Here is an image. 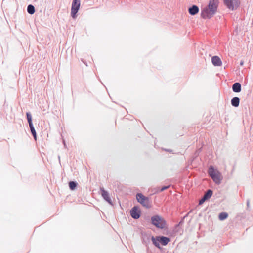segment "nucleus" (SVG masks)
Wrapping results in <instances>:
<instances>
[{"label":"nucleus","mask_w":253,"mask_h":253,"mask_svg":"<svg viewBox=\"0 0 253 253\" xmlns=\"http://www.w3.org/2000/svg\"><path fill=\"white\" fill-rule=\"evenodd\" d=\"M131 217L135 219H138L140 216V211L136 206L133 207L130 211Z\"/></svg>","instance_id":"0eeeda50"},{"label":"nucleus","mask_w":253,"mask_h":253,"mask_svg":"<svg viewBox=\"0 0 253 253\" xmlns=\"http://www.w3.org/2000/svg\"><path fill=\"white\" fill-rule=\"evenodd\" d=\"M209 175L211 177H212V176L214 175H215L217 173V172H216L214 169V168L213 166H211L209 169Z\"/></svg>","instance_id":"4468645a"},{"label":"nucleus","mask_w":253,"mask_h":253,"mask_svg":"<svg viewBox=\"0 0 253 253\" xmlns=\"http://www.w3.org/2000/svg\"><path fill=\"white\" fill-rule=\"evenodd\" d=\"M169 187H170V185L164 186V187H162V188L160 190V192H162V191H164L165 190H166V189H168Z\"/></svg>","instance_id":"5701e85b"},{"label":"nucleus","mask_w":253,"mask_h":253,"mask_svg":"<svg viewBox=\"0 0 253 253\" xmlns=\"http://www.w3.org/2000/svg\"><path fill=\"white\" fill-rule=\"evenodd\" d=\"M80 0H73L71 11V16L73 18L76 17V14L80 8Z\"/></svg>","instance_id":"39448f33"},{"label":"nucleus","mask_w":253,"mask_h":253,"mask_svg":"<svg viewBox=\"0 0 253 253\" xmlns=\"http://www.w3.org/2000/svg\"><path fill=\"white\" fill-rule=\"evenodd\" d=\"M100 190L103 198L110 205H112V202L111 198L109 196L108 192L106 191L103 187H100Z\"/></svg>","instance_id":"423d86ee"},{"label":"nucleus","mask_w":253,"mask_h":253,"mask_svg":"<svg viewBox=\"0 0 253 253\" xmlns=\"http://www.w3.org/2000/svg\"><path fill=\"white\" fill-rule=\"evenodd\" d=\"M26 116H27V120H28V122L29 123V125H30L31 124H33L32 116H31V113L30 112H27Z\"/></svg>","instance_id":"412c9836"},{"label":"nucleus","mask_w":253,"mask_h":253,"mask_svg":"<svg viewBox=\"0 0 253 253\" xmlns=\"http://www.w3.org/2000/svg\"><path fill=\"white\" fill-rule=\"evenodd\" d=\"M224 3L227 7L231 10L236 9L239 6L240 2L238 0H223Z\"/></svg>","instance_id":"20e7f679"},{"label":"nucleus","mask_w":253,"mask_h":253,"mask_svg":"<svg viewBox=\"0 0 253 253\" xmlns=\"http://www.w3.org/2000/svg\"><path fill=\"white\" fill-rule=\"evenodd\" d=\"M29 127H30L31 132L32 135L33 136L34 139L35 140H36V138H37L36 132V130L34 127L33 124L30 125Z\"/></svg>","instance_id":"f3484780"},{"label":"nucleus","mask_w":253,"mask_h":253,"mask_svg":"<svg viewBox=\"0 0 253 253\" xmlns=\"http://www.w3.org/2000/svg\"><path fill=\"white\" fill-rule=\"evenodd\" d=\"M152 241L153 242V244L157 248H160L159 242L160 241H158L157 240V237L156 238V239L155 238L154 236L152 237L151 238Z\"/></svg>","instance_id":"6ab92c4d"},{"label":"nucleus","mask_w":253,"mask_h":253,"mask_svg":"<svg viewBox=\"0 0 253 253\" xmlns=\"http://www.w3.org/2000/svg\"><path fill=\"white\" fill-rule=\"evenodd\" d=\"M240 99L238 97H233L231 100V105L235 107H237L239 105Z\"/></svg>","instance_id":"ddd939ff"},{"label":"nucleus","mask_w":253,"mask_h":253,"mask_svg":"<svg viewBox=\"0 0 253 253\" xmlns=\"http://www.w3.org/2000/svg\"><path fill=\"white\" fill-rule=\"evenodd\" d=\"M211 62L215 66H220L222 65L220 58L217 56H214L211 58Z\"/></svg>","instance_id":"6e6552de"},{"label":"nucleus","mask_w":253,"mask_h":253,"mask_svg":"<svg viewBox=\"0 0 253 253\" xmlns=\"http://www.w3.org/2000/svg\"><path fill=\"white\" fill-rule=\"evenodd\" d=\"M77 185V182L75 181H70L69 183V186L71 190H74Z\"/></svg>","instance_id":"aec40b11"},{"label":"nucleus","mask_w":253,"mask_h":253,"mask_svg":"<svg viewBox=\"0 0 253 253\" xmlns=\"http://www.w3.org/2000/svg\"><path fill=\"white\" fill-rule=\"evenodd\" d=\"M157 240L161 243L163 246H166L170 241V239L165 236H158Z\"/></svg>","instance_id":"1a4fd4ad"},{"label":"nucleus","mask_w":253,"mask_h":253,"mask_svg":"<svg viewBox=\"0 0 253 253\" xmlns=\"http://www.w3.org/2000/svg\"><path fill=\"white\" fill-rule=\"evenodd\" d=\"M207 199L203 197L199 201V204L202 205Z\"/></svg>","instance_id":"4be33fe9"},{"label":"nucleus","mask_w":253,"mask_h":253,"mask_svg":"<svg viewBox=\"0 0 253 253\" xmlns=\"http://www.w3.org/2000/svg\"><path fill=\"white\" fill-rule=\"evenodd\" d=\"M27 12L30 14H33L35 12L34 6L32 4H29L27 7Z\"/></svg>","instance_id":"dca6fc26"},{"label":"nucleus","mask_w":253,"mask_h":253,"mask_svg":"<svg viewBox=\"0 0 253 253\" xmlns=\"http://www.w3.org/2000/svg\"><path fill=\"white\" fill-rule=\"evenodd\" d=\"M232 90L234 92L239 93L241 91V85L238 83H235L232 85Z\"/></svg>","instance_id":"9b49d317"},{"label":"nucleus","mask_w":253,"mask_h":253,"mask_svg":"<svg viewBox=\"0 0 253 253\" xmlns=\"http://www.w3.org/2000/svg\"><path fill=\"white\" fill-rule=\"evenodd\" d=\"M199 11V9L197 5H193L188 9V12L191 15H194L198 13Z\"/></svg>","instance_id":"9d476101"},{"label":"nucleus","mask_w":253,"mask_h":253,"mask_svg":"<svg viewBox=\"0 0 253 253\" xmlns=\"http://www.w3.org/2000/svg\"><path fill=\"white\" fill-rule=\"evenodd\" d=\"M228 217V214L226 212H223L219 214L218 218L220 220H224Z\"/></svg>","instance_id":"a211bd4d"},{"label":"nucleus","mask_w":253,"mask_h":253,"mask_svg":"<svg viewBox=\"0 0 253 253\" xmlns=\"http://www.w3.org/2000/svg\"><path fill=\"white\" fill-rule=\"evenodd\" d=\"M136 199L139 203L146 208H150L151 207L150 200L148 197H145L142 193H137L136 195Z\"/></svg>","instance_id":"7ed1b4c3"},{"label":"nucleus","mask_w":253,"mask_h":253,"mask_svg":"<svg viewBox=\"0 0 253 253\" xmlns=\"http://www.w3.org/2000/svg\"><path fill=\"white\" fill-rule=\"evenodd\" d=\"M243 64H244V61H241L240 63V65L241 66H242V65H243Z\"/></svg>","instance_id":"b1692460"},{"label":"nucleus","mask_w":253,"mask_h":253,"mask_svg":"<svg viewBox=\"0 0 253 253\" xmlns=\"http://www.w3.org/2000/svg\"><path fill=\"white\" fill-rule=\"evenodd\" d=\"M212 194H213V191L211 189H209L205 193L203 197L204 198H205L207 200H208L211 197Z\"/></svg>","instance_id":"2eb2a0df"},{"label":"nucleus","mask_w":253,"mask_h":253,"mask_svg":"<svg viewBox=\"0 0 253 253\" xmlns=\"http://www.w3.org/2000/svg\"><path fill=\"white\" fill-rule=\"evenodd\" d=\"M218 0H210L208 6L203 8L201 12V17L204 19H210L216 13Z\"/></svg>","instance_id":"f257e3e1"},{"label":"nucleus","mask_w":253,"mask_h":253,"mask_svg":"<svg viewBox=\"0 0 253 253\" xmlns=\"http://www.w3.org/2000/svg\"><path fill=\"white\" fill-rule=\"evenodd\" d=\"M247 206L249 207V205H250V201L249 200H248L247 202Z\"/></svg>","instance_id":"393cba45"},{"label":"nucleus","mask_w":253,"mask_h":253,"mask_svg":"<svg viewBox=\"0 0 253 253\" xmlns=\"http://www.w3.org/2000/svg\"><path fill=\"white\" fill-rule=\"evenodd\" d=\"M213 181L217 184H219L221 183V179L220 176V174L219 172H217V173L215 175H214L212 177H211Z\"/></svg>","instance_id":"f8f14e48"},{"label":"nucleus","mask_w":253,"mask_h":253,"mask_svg":"<svg viewBox=\"0 0 253 253\" xmlns=\"http://www.w3.org/2000/svg\"><path fill=\"white\" fill-rule=\"evenodd\" d=\"M152 224L157 228L164 229L166 226V221L158 215L153 216L151 217Z\"/></svg>","instance_id":"f03ea898"}]
</instances>
